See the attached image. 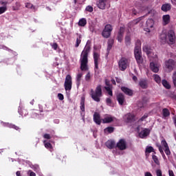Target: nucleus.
I'll return each instance as SVG.
<instances>
[{"label": "nucleus", "mask_w": 176, "mask_h": 176, "mask_svg": "<svg viewBox=\"0 0 176 176\" xmlns=\"http://www.w3.org/2000/svg\"><path fill=\"white\" fill-rule=\"evenodd\" d=\"M90 46L86 45L80 55V69L81 71H87V63H89V53Z\"/></svg>", "instance_id": "obj_1"}, {"label": "nucleus", "mask_w": 176, "mask_h": 176, "mask_svg": "<svg viewBox=\"0 0 176 176\" xmlns=\"http://www.w3.org/2000/svg\"><path fill=\"white\" fill-rule=\"evenodd\" d=\"M134 56L138 65H141L144 63V58H142V52L141 51V41L137 40L135 42V46L134 49Z\"/></svg>", "instance_id": "obj_2"}, {"label": "nucleus", "mask_w": 176, "mask_h": 176, "mask_svg": "<svg viewBox=\"0 0 176 176\" xmlns=\"http://www.w3.org/2000/svg\"><path fill=\"white\" fill-rule=\"evenodd\" d=\"M90 96L96 102H100L101 101V97H102V88L101 85H98L95 89H91Z\"/></svg>", "instance_id": "obj_3"}, {"label": "nucleus", "mask_w": 176, "mask_h": 176, "mask_svg": "<svg viewBox=\"0 0 176 176\" xmlns=\"http://www.w3.org/2000/svg\"><path fill=\"white\" fill-rule=\"evenodd\" d=\"M113 30V28H112V25L111 24H107L102 32V36L105 38H109V36H111V33L112 32Z\"/></svg>", "instance_id": "obj_4"}, {"label": "nucleus", "mask_w": 176, "mask_h": 176, "mask_svg": "<svg viewBox=\"0 0 176 176\" xmlns=\"http://www.w3.org/2000/svg\"><path fill=\"white\" fill-rule=\"evenodd\" d=\"M118 67L120 71H126L129 67V60L124 57L121 58L118 62Z\"/></svg>", "instance_id": "obj_5"}, {"label": "nucleus", "mask_w": 176, "mask_h": 176, "mask_svg": "<svg viewBox=\"0 0 176 176\" xmlns=\"http://www.w3.org/2000/svg\"><path fill=\"white\" fill-rule=\"evenodd\" d=\"M72 89V77L71 75L68 74L66 76L65 80V89L68 91Z\"/></svg>", "instance_id": "obj_6"}, {"label": "nucleus", "mask_w": 176, "mask_h": 176, "mask_svg": "<svg viewBox=\"0 0 176 176\" xmlns=\"http://www.w3.org/2000/svg\"><path fill=\"white\" fill-rule=\"evenodd\" d=\"M124 120L126 123L131 124V123H134L137 119L135 118V115L129 113L124 116Z\"/></svg>", "instance_id": "obj_7"}, {"label": "nucleus", "mask_w": 176, "mask_h": 176, "mask_svg": "<svg viewBox=\"0 0 176 176\" xmlns=\"http://www.w3.org/2000/svg\"><path fill=\"white\" fill-rule=\"evenodd\" d=\"M116 146L120 151H126V149H127V142H126L124 139H120Z\"/></svg>", "instance_id": "obj_8"}, {"label": "nucleus", "mask_w": 176, "mask_h": 176, "mask_svg": "<svg viewBox=\"0 0 176 176\" xmlns=\"http://www.w3.org/2000/svg\"><path fill=\"white\" fill-rule=\"evenodd\" d=\"M165 67L169 71L171 72L175 67V60L173 59H168V60L165 61Z\"/></svg>", "instance_id": "obj_9"}, {"label": "nucleus", "mask_w": 176, "mask_h": 176, "mask_svg": "<svg viewBox=\"0 0 176 176\" xmlns=\"http://www.w3.org/2000/svg\"><path fill=\"white\" fill-rule=\"evenodd\" d=\"M155 25V21L153 19H148L146 21V27L144 28V31L146 32H151V28H153Z\"/></svg>", "instance_id": "obj_10"}, {"label": "nucleus", "mask_w": 176, "mask_h": 176, "mask_svg": "<svg viewBox=\"0 0 176 176\" xmlns=\"http://www.w3.org/2000/svg\"><path fill=\"white\" fill-rule=\"evenodd\" d=\"M104 83L107 87H104V90L107 91L109 96H113V93L112 91V85H111V81L108 79H105Z\"/></svg>", "instance_id": "obj_11"}, {"label": "nucleus", "mask_w": 176, "mask_h": 176, "mask_svg": "<svg viewBox=\"0 0 176 176\" xmlns=\"http://www.w3.org/2000/svg\"><path fill=\"white\" fill-rule=\"evenodd\" d=\"M161 145H162V146H164V148H165L164 152H165L166 156H170V155H171V151H170V147L168 146V144L166 141V139H163L161 141Z\"/></svg>", "instance_id": "obj_12"}, {"label": "nucleus", "mask_w": 176, "mask_h": 176, "mask_svg": "<svg viewBox=\"0 0 176 176\" xmlns=\"http://www.w3.org/2000/svg\"><path fill=\"white\" fill-rule=\"evenodd\" d=\"M168 38L170 45H174V43H175V33L173 30L168 31Z\"/></svg>", "instance_id": "obj_13"}, {"label": "nucleus", "mask_w": 176, "mask_h": 176, "mask_svg": "<svg viewBox=\"0 0 176 176\" xmlns=\"http://www.w3.org/2000/svg\"><path fill=\"white\" fill-rule=\"evenodd\" d=\"M94 71L97 72V69H98V60H100V54L97 52L94 53Z\"/></svg>", "instance_id": "obj_14"}, {"label": "nucleus", "mask_w": 176, "mask_h": 176, "mask_svg": "<svg viewBox=\"0 0 176 176\" xmlns=\"http://www.w3.org/2000/svg\"><path fill=\"white\" fill-rule=\"evenodd\" d=\"M107 0H99L97 6L99 9H102V10H105V6H107Z\"/></svg>", "instance_id": "obj_15"}, {"label": "nucleus", "mask_w": 176, "mask_h": 176, "mask_svg": "<svg viewBox=\"0 0 176 176\" xmlns=\"http://www.w3.org/2000/svg\"><path fill=\"white\" fill-rule=\"evenodd\" d=\"M122 91L124 93L126 96H132L133 94V90L129 89L128 87H121Z\"/></svg>", "instance_id": "obj_16"}, {"label": "nucleus", "mask_w": 176, "mask_h": 176, "mask_svg": "<svg viewBox=\"0 0 176 176\" xmlns=\"http://www.w3.org/2000/svg\"><path fill=\"white\" fill-rule=\"evenodd\" d=\"M94 121L96 124H101V117L100 116V113L95 112L94 114Z\"/></svg>", "instance_id": "obj_17"}, {"label": "nucleus", "mask_w": 176, "mask_h": 176, "mask_svg": "<svg viewBox=\"0 0 176 176\" xmlns=\"http://www.w3.org/2000/svg\"><path fill=\"white\" fill-rule=\"evenodd\" d=\"M139 86L143 89H148V80L145 79L140 80L139 81Z\"/></svg>", "instance_id": "obj_18"}, {"label": "nucleus", "mask_w": 176, "mask_h": 176, "mask_svg": "<svg viewBox=\"0 0 176 176\" xmlns=\"http://www.w3.org/2000/svg\"><path fill=\"white\" fill-rule=\"evenodd\" d=\"M117 100L118 101V104H120V105H123L125 101L124 95H123V94H118L117 95Z\"/></svg>", "instance_id": "obj_19"}, {"label": "nucleus", "mask_w": 176, "mask_h": 176, "mask_svg": "<svg viewBox=\"0 0 176 176\" xmlns=\"http://www.w3.org/2000/svg\"><path fill=\"white\" fill-rule=\"evenodd\" d=\"M124 34V30L122 28H120V30L118 32L117 39L118 42H122L123 41V34Z\"/></svg>", "instance_id": "obj_20"}, {"label": "nucleus", "mask_w": 176, "mask_h": 176, "mask_svg": "<svg viewBox=\"0 0 176 176\" xmlns=\"http://www.w3.org/2000/svg\"><path fill=\"white\" fill-rule=\"evenodd\" d=\"M113 120V117L111 116H106L103 119H102V123H112V121Z\"/></svg>", "instance_id": "obj_21"}, {"label": "nucleus", "mask_w": 176, "mask_h": 176, "mask_svg": "<svg viewBox=\"0 0 176 176\" xmlns=\"http://www.w3.org/2000/svg\"><path fill=\"white\" fill-rule=\"evenodd\" d=\"M105 145L107 146V148H108L109 149H113V148H115V141L113 140H108L106 143Z\"/></svg>", "instance_id": "obj_22"}, {"label": "nucleus", "mask_w": 176, "mask_h": 176, "mask_svg": "<svg viewBox=\"0 0 176 176\" xmlns=\"http://www.w3.org/2000/svg\"><path fill=\"white\" fill-rule=\"evenodd\" d=\"M150 69L155 74L159 72V67L153 62L150 63Z\"/></svg>", "instance_id": "obj_23"}, {"label": "nucleus", "mask_w": 176, "mask_h": 176, "mask_svg": "<svg viewBox=\"0 0 176 176\" xmlns=\"http://www.w3.org/2000/svg\"><path fill=\"white\" fill-rule=\"evenodd\" d=\"M149 135V131H148V129H144L139 133V137L140 138H145V137H148Z\"/></svg>", "instance_id": "obj_24"}, {"label": "nucleus", "mask_w": 176, "mask_h": 176, "mask_svg": "<svg viewBox=\"0 0 176 176\" xmlns=\"http://www.w3.org/2000/svg\"><path fill=\"white\" fill-rule=\"evenodd\" d=\"M163 12H168V10H171V4L166 3L163 4L161 8Z\"/></svg>", "instance_id": "obj_25"}, {"label": "nucleus", "mask_w": 176, "mask_h": 176, "mask_svg": "<svg viewBox=\"0 0 176 176\" xmlns=\"http://www.w3.org/2000/svg\"><path fill=\"white\" fill-rule=\"evenodd\" d=\"M163 25H167L170 23V15L166 14L162 16Z\"/></svg>", "instance_id": "obj_26"}, {"label": "nucleus", "mask_w": 176, "mask_h": 176, "mask_svg": "<svg viewBox=\"0 0 176 176\" xmlns=\"http://www.w3.org/2000/svg\"><path fill=\"white\" fill-rule=\"evenodd\" d=\"M143 52H144L147 56H151V54L152 53V49H151L149 45H145L143 47Z\"/></svg>", "instance_id": "obj_27"}, {"label": "nucleus", "mask_w": 176, "mask_h": 176, "mask_svg": "<svg viewBox=\"0 0 176 176\" xmlns=\"http://www.w3.org/2000/svg\"><path fill=\"white\" fill-rule=\"evenodd\" d=\"M83 76V73H78L76 76V85L78 87L80 86V82L82 80V77Z\"/></svg>", "instance_id": "obj_28"}, {"label": "nucleus", "mask_w": 176, "mask_h": 176, "mask_svg": "<svg viewBox=\"0 0 176 176\" xmlns=\"http://www.w3.org/2000/svg\"><path fill=\"white\" fill-rule=\"evenodd\" d=\"M87 24V21L85 18H82L78 21V25L80 27H85Z\"/></svg>", "instance_id": "obj_29"}, {"label": "nucleus", "mask_w": 176, "mask_h": 176, "mask_svg": "<svg viewBox=\"0 0 176 176\" xmlns=\"http://www.w3.org/2000/svg\"><path fill=\"white\" fill-rule=\"evenodd\" d=\"M82 42V35L78 34V36L76 38L75 47H79V45H80Z\"/></svg>", "instance_id": "obj_30"}, {"label": "nucleus", "mask_w": 176, "mask_h": 176, "mask_svg": "<svg viewBox=\"0 0 176 176\" xmlns=\"http://www.w3.org/2000/svg\"><path fill=\"white\" fill-rule=\"evenodd\" d=\"M113 46V40H111L108 42L107 56L109 54V52L111 49H112Z\"/></svg>", "instance_id": "obj_31"}, {"label": "nucleus", "mask_w": 176, "mask_h": 176, "mask_svg": "<svg viewBox=\"0 0 176 176\" xmlns=\"http://www.w3.org/2000/svg\"><path fill=\"white\" fill-rule=\"evenodd\" d=\"M104 133H109V134H111V133L115 131V128L113 126H109L104 129Z\"/></svg>", "instance_id": "obj_32"}, {"label": "nucleus", "mask_w": 176, "mask_h": 176, "mask_svg": "<svg viewBox=\"0 0 176 176\" xmlns=\"http://www.w3.org/2000/svg\"><path fill=\"white\" fill-rule=\"evenodd\" d=\"M162 83L164 87H165V89H171V85H170V84L168 83V82H167V80H162Z\"/></svg>", "instance_id": "obj_33"}, {"label": "nucleus", "mask_w": 176, "mask_h": 176, "mask_svg": "<svg viewBox=\"0 0 176 176\" xmlns=\"http://www.w3.org/2000/svg\"><path fill=\"white\" fill-rule=\"evenodd\" d=\"M157 146L159 151L161 153L162 157H164V158L166 157V155L164 154V151H163V147L162 146V145L157 144Z\"/></svg>", "instance_id": "obj_34"}, {"label": "nucleus", "mask_w": 176, "mask_h": 176, "mask_svg": "<svg viewBox=\"0 0 176 176\" xmlns=\"http://www.w3.org/2000/svg\"><path fill=\"white\" fill-rule=\"evenodd\" d=\"M154 80L156 82V83H160L162 82V78L160 76L157 74L153 75Z\"/></svg>", "instance_id": "obj_35"}, {"label": "nucleus", "mask_w": 176, "mask_h": 176, "mask_svg": "<svg viewBox=\"0 0 176 176\" xmlns=\"http://www.w3.org/2000/svg\"><path fill=\"white\" fill-rule=\"evenodd\" d=\"M125 43L126 46H130L131 43V38L130 37V36H126Z\"/></svg>", "instance_id": "obj_36"}, {"label": "nucleus", "mask_w": 176, "mask_h": 176, "mask_svg": "<svg viewBox=\"0 0 176 176\" xmlns=\"http://www.w3.org/2000/svg\"><path fill=\"white\" fill-rule=\"evenodd\" d=\"M81 111H85V98L82 97L80 100V106Z\"/></svg>", "instance_id": "obj_37"}, {"label": "nucleus", "mask_w": 176, "mask_h": 176, "mask_svg": "<svg viewBox=\"0 0 176 176\" xmlns=\"http://www.w3.org/2000/svg\"><path fill=\"white\" fill-rule=\"evenodd\" d=\"M146 153H151V152H154V148L152 146H147L146 148Z\"/></svg>", "instance_id": "obj_38"}, {"label": "nucleus", "mask_w": 176, "mask_h": 176, "mask_svg": "<svg viewBox=\"0 0 176 176\" xmlns=\"http://www.w3.org/2000/svg\"><path fill=\"white\" fill-rule=\"evenodd\" d=\"M152 159L154 163H155V164H160V162H159V159L157 158V156L153 155Z\"/></svg>", "instance_id": "obj_39"}, {"label": "nucleus", "mask_w": 176, "mask_h": 176, "mask_svg": "<svg viewBox=\"0 0 176 176\" xmlns=\"http://www.w3.org/2000/svg\"><path fill=\"white\" fill-rule=\"evenodd\" d=\"M21 7V4H20V2H16L15 6L13 7V10H19Z\"/></svg>", "instance_id": "obj_40"}, {"label": "nucleus", "mask_w": 176, "mask_h": 176, "mask_svg": "<svg viewBox=\"0 0 176 176\" xmlns=\"http://www.w3.org/2000/svg\"><path fill=\"white\" fill-rule=\"evenodd\" d=\"M142 103H144L145 105L149 102V98L144 96L142 98V100L141 101Z\"/></svg>", "instance_id": "obj_41"}, {"label": "nucleus", "mask_w": 176, "mask_h": 176, "mask_svg": "<svg viewBox=\"0 0 176 176\" xmlns=\"http://www.w3.org/2000/svg\"><path fill=\"white\" fill-rule=\"evenodd\" d=\"M6 10H8L7 6L0 7V14H3V13H5Z\"/></svg>", "instance_id": "obj_42"}, {"label": "nucleus", "mask_w": 176, "mask_h": 176, "mask_svg": "<svg viewBox=\"0 0 176 176\" xmlns=\"http://www.w3.org/2000/svg\"><path fill=\"white\" fill-rule=\"evenodd\" d=\"M162 116L164 118L170 116V111H162Z\"/></svg>", "instance_id": "obj_43"}, {"label": "nucleus", "mask_w": 176, "mask_h": 176, "mask_svg": "<svg viewBox=\"0 0 176 176\" xmlns=\"http://www.w3.org/2000/svg\"><path fill=\"white\" fill-rule=\"evenodd\" d=\"M142 19H143V17L141 16V17H139V18L133 20V24H138L141 21V20H142Z\"/></svg>", "instance_id": "obj_44"}, {"label": "nucleus", "mask_w": 176, "mask_h": 176, "mask_svg": "<svg viewBox=\"0 0 176 176\" xmlns=\"http://www.w3.org/2000/svg\"><path fill=\"white\" fill-rule=\"evenodd\" d=\"M45 147L47 148V149H53V146H52V144H50V142L45 143Z\"/></svg>", "instance_id": "obj_45"}, {"label": "nucleus", "mask_w": 176, "mask_h": 176, "mask_svg": "<svg viewBox=\"0 0 176 176\" xmlns=\"http://www.w3.org/2000/svg\"><path fill=\"white\" fill-rule=\"evenodd\" d=\"M160 39H161L162 41H166V39H167V34H162L160 35Z\"/></svg>", "instance_id": "obj_46"}, {"label": "nucleus", "mask_w": 176, "mask_h": 176, "mask_svg": "<svg viewBox=\"0 0 176 176\" xmlns=\"http://www.w3.org/2000/svg\"><path fill=\"white\" fill-rule=\"evenodd\" d=\"M85 10L91 13V12H93V7H91V6H88L86 7Z\"/></svg>", "instance_id": "obj_47"}, {"label": "nucleus", "mask_w": 176, "mask_h": 176, "mask_svg": "<svg viewBox=\"0 0 176 176\" xmlns=\"http://www.w3.org/2000/svg\"><path fill=\"white\" fill-rule=\"evenodd\" d=\"M51 46L54 50H57V47H58V44H57V43H54L53 44H51Z\"/></svg>", "instance_id": "obj_48"}, {"label": "nucleus", "mask_w": 176, "mask_h": 176, "mask_svg": "<svg viewBox=\"0 0 176 176\" xmlns=\"http://www.w3.org/2000/svg\"><path fill=\"white\" fill-rule=\"evenodd\" d=\"M91 76H90V72H88L85 76V80L86 82H89V80L91 79Z\"/></svg>", "instance_id": "obj_49"}, {"label": "nucleus", "mask_w": 176, "mask_h": 176, "mask_svg": "<svg viewBox=\"0 0 176 176\" xmlns=\"http://www.w3.org/2000/svg\"><path fill=\"white\" fill-rule=\"evenodd\" d=\"M173 85L176 87V72L173 73Z\"/></svg>", "instance_id": "obj_50"}, {"label": "nucleus", "mask_w": 176, "mask_h": 176, "mask_svg": "<svg viewBox=\"0 0 176 176\" xmlns=\"http://www.w3.org/2000/svg\"><path fill=\"white\" fill-rule=\"evenodd\" d=\"M145 106L146 105L144 103H142L141 101H139L138 102V108H144V107H145Z\"/></svg>", "instance_id": "obj_51"}, {"label": "nucleus", "mask_w": 176, "mask_h": 176, "mask_svg": "<svg viewBox=\"0 0 176 176\" xmlns=\"http://www.w3.org/2000/svg\"><path fill=\"white\" fill-rule=\"evenodd\" d=\"M146 118H148V114H144L140 119H139V122H144Z\"/></svg>", "instance_id": "obj_52"}, {"label": "nucleus", "mask_w": 176, "mask_h": 176, "mask_svg": "<svg viewBox=\"0 0 176 176\" xmlns=\"http://www.w3.org/2000/svg\"><path fill=\"white\" fill-rule=\"evenodd\" d=\"M10 127H11V129H14V130H16V131L20 130V128L14 124H11Z\"/></svg>", "instance_id": "obj_53"}, {"label": "nucleus", "mask_w": 176, "mask_h": 176, "mask_svg": "<svg viewBox=\"0 0 176 176\" xmlns=\"http://www.w3.org/2000/svg\"><path fill=\"white\" fill-rule=\"evenodd\" d=\"M32 6H34L31 3H27L25 4V8H28V9H32Z\"/></svg>", "instance_id": "obj_54"}, {"label": "nucleus", "mask_w": 176, "mask_h": 176, "mask_svg": "<svg viewBox=\"0 0 176 176\" xmlns=\"http://www.w3.org/2000/svg\"><path fill=\"white\" fill-rule=\"evenodd\" d=\"M157 176H163V174L162 173V170L157 169L156 170Z\"/></svg>", "instance_id": "obj_55"}, {"label": "nucleus", "mask_w": 176, "mask_h": 176, "mask_svg": "<svg viewBox=\"0 0 176 176\" xmlns=\"http://www.w3.org/2000/svg\"><path fill=\"white\" fill-rule=\"evenodd\" d=\"M58 98L60 101H63V100H64V95H63V94H58Z\"/></svg>", "instance_id": "obj_56"}, {"label": "nucleus", "mask_w": 176, "mask_h": 176, "mask_svg": "<svg viewBox=\"0 0 176 176\" xmlns=\"http://www.w3.org/2000/svg\"><path fill=\"white\" fill-rule=\"evenodd\" d=\"M43 138H44L45 140H50V138H52V137L50 136V134H47V133L44 134Z\"/></svg>", "instance_id": "obj_57"}, {"label": "nucleus", "mask_w": 176, "mask_h": 176, "mask_svg": "<svg viewBox=\"0 0 176 176\" xmlns=\"http://www.w3.org/2000/svg\"><path fill=\"white\" fill-rule=\"evenodd\" d=\"M106 102L107 105H111V104H112V100H111V98H107L106 100Z\"/></svg>", "instance_id": "obj_58"}, {"label": "nucleus", "mask_w": 176, "mask_h": 176, "mask_svg": "<svg viewBox=\"0 0 176 176\" xmlns=\"http://www.w3.org/2000/svg\"><path fill=\"white\" fill-rule=\"evenodd\" d=\"M28 174L30 176H36V174L32 170H29Z\"/></svg>", "instance_id": "obj_59"}, {"label": "nucleus", "mask_w": 176, "mask_h": 176, "mask_svg": "<svg viewBox=\"0 0 176 176\" xmlns=\"http://www.w3.org/2000/svg\"><path fill=\"white\" fill-rule=\"evenodd\" d=\"M133 81L135 82V83H137L138 80V78H137L135 76H133L132 77Z\"/></svg>", "instance_id": "obj_60"}, {"label": "nucleus", "mask_w": 176, "mask_h": 176, "mask_svg": "<svg viewBox=\"0 0 176 176\" xmlns=\"http://www.w3.org/2000/svg\"><path fill=\"white\" fill-rule=\"evenodd\" d=\"M168 174H169V176H175L174 175V172L173 170H168Z\"/></svg>", "instance_id": "obj_61"}, {"label": "nucleus", "mask_w": 176, "mask_h": 176, "mask_svg": "<svg viewBox=\"0 0 176 176\" xmlns=\"http://www.w3.org/2000/svg\"><path fill=\"white\" fill-rule=\"evenodd\" d=\"M116 80L118 83H122V79H120L118 77H116Z\"/></svg>", "instance_id": "obj_62"}, {"label": "nucleus", "mask_w": 176, "mask_h": 176, "mask_svg": "<svg viewBox=\"0 0 176 176\" xmlns=\"http://www.w3.org/2000/svg\"><path fill=\"white\" fill-rule=\"evenodd\" d=\"M1 5H3V6H6L8 5L7 1H0Z\"/></svg>", "instance_id": "obj_63"}, {"label": "nucleus", "mask_w": 176, "mask_h": 176, "mask_svg": "<svg viewBox=\"0 0 176 176\" xmlns=\"http://www.w3.org/2000/svg\"><path fill=\"white\" fill-rule=\"evenodd\" d=\"M144 176H153L151 172H146Z\"/></svg>", "instance_id": "obj_64"}]
</instances>
